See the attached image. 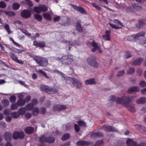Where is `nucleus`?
I'll use <instances>...</instances> for the list:
<instances>
[{"label": "nucleus", "mask_w": 146, "mask_h": 146, "mask_svg": "<svg viewBox=\"0 0 146 146\" xmlns=\"http://www.w3.org/2000/svg\"><path fill=\"white\" fill-rule=\"evenodd\" d=\"M31 116V114L29 113H27L25 115V116L26 119H27L30 118Z\"/></svg>", "instance_id": "680f3d73"}, {"label": "nucleus", "mask_w": 146, "mask_h": 146, "mask_svg": "<svg viewBox=\"0 0 146 146\" xmlns=\"http://www.w3.org/2000/svg\"><path fill=\"white\" fill-rule=\"evenodd\" d=\"M41 12H43L47 11H48V8L47 6L45 5H40Z\"/></svg>", "instance_id": "c9c22d12"}, {"label": "nucleus", "mask_w": 146, "mask_h": 146, "mask_svg": "<svg viewBox=\"0 0 146 146\" xmlns=\"http://www.w3.org/2000/svg\"><path fill=\"white\" fill-rule=\"evenodd\" d=\"M19 106L17 102L16 103H13L11 105L10 108L11 110H15L17 109Z\"/></svg>", "instance_id": "473e14b6"}, {"label": "nucleus", "mask_w": 146, "mask_h": 146, "mask_svg": "<svg viewBox=\"0 0 146 146\" xmlns=\"http://www.w3.org/2000/svg\"><path fill=\"white\" fill-rule=\"evenodd\" d=\"M39 87L40 90L49 94H53L57 92V90L55 88L49 87L45 85H41Z\"/></svg>", "instance_id": "7ed1b4c3"}, {"label": "nucleus", "mask_w": 146, "mask_h": 146, "mask_svg": "<svg viewBox=\"0 0 146 146\" xmlns=\"http://www.w3.org/2000/svg\"><path fill=\"white\" fill-rule=\"evenodd\" d=\"M114 22L118 25H120L122 26H123L121 22L120 21L117 19H115L114 20Z\"/></svg>", "instance_id": "052dcab7"}, {"label": "nucleus", "mask_w": 146, "mask_h": 146, "mask_svg": "<svg viewBox=\"0 0 146 146\" xmlns=\"http://www.w3.org/2000/svg\"><path fill=\"white\" fill-rule=\"evenodd\" d=\"M129 96H123L121 98L116 97L114 95H112L110 97V100L115 102L117 104L125 105L126 102L129 101Z\"/></svg>", "instance_id": "f257e3e1"}, {"label": "nucleus", "mask_w": 146, "mask_h": 146, "mask_svg": "<svg viewBox=\"0 0 146 146\" xmlns=\"http://www.w3.org/2000/svg\"><path fill=\"white\" fill-rule=\"evenodd\" d=\"M6 120L7 122H9L11 120V117L10 116H8L5 117Z\"/></svg>", "instance_id": "774afa93"}, {"label": "nucleus", "mask_w": 146, "mask_h": 146, "mask_svg": "<svg viewBox=\"0 0 146 146\" xmlns=\"http://www.w3.org/2000/svg\"><path fill=\"white\" fill-rule=\"evenodd\" d=\"M60 17L59 16H57L54 18L53 20L54 22L58 21L60 19Z\"/></svg>", "instance_id": "0e129e2a"}, {"label": "nucleus", "mask_w": 146, "mask_h": 146, "mask_svg": "<svg viewBox=\"0 0 146 146\" xmlns=\"http://www.w3.org/2000/svg\"><path fill=\"white\" fill-rule=\"evenodd\" d=\"M42 15L44 19L48 21H51L52 20L50 14L48 13H43Z\"/></svg>", "instance_id": "c85d7f7f"}, {"label": "nucleus", "mask_w": 146, "mask_h": 146, "mask_svg": "<svg viewBox=\"0 0 146 146\" xmlns=\"http://www.w3.org/2000/svg\"><path fill=\"white\" fill-rule=\"evenodd\" d=\"M38 100L36 98H34L32 100L31 104L34 106L38 102Z\"/></svg>", "instance_id": "bf43d9fd"}, {"label": "nucleus", "mask_w": 146, "mask_h": 146, "mask_svg": "<svg viewBox=\"0 0 146 146\" xmlns=\"http://www.w3.org/2000/svg\"><path fill=\"white\" fill-rule=\"evenodd\" d=\"M24 130L27 134H30L33 132L34 128L31 126L27 127Z\"/></svg>", "instance_id": "bb28decb"}, {"label": "nucleus", "mask_w": 146, "mask_h": 146, "mask_svg": "<svg viewBox=\"0 0 146 146\" xmlns=\"http://www.w3.org/2000/svg\"><path fill=\"white\" fill-rule=\"evenodd\" d=\"M140 126H141V129L142 130L143 133V134H146V128L144 126H142L140 125H138Z\"/></svg>", "instance_id": "e2e57ef3"}, {"label": "nucleus", "mask_w": 146, "mask_h": 146, "mask_svg": "<svg viewBox=\"0 0 146 146\" xmlns=\"http://www.w3.org/2000/svg\"><path fill=\"white\" fill-rule=\"evenodd\" d=\"M25 137L24 133L23 131L18 132L16 131L14 132L13 137L14 139L16 140L17 139H23Z\"/></svg>", "instance_id": "9b49d317"}, {"label": "nucleus", "mask_w": 146, "mask_h": 146, "mask_svg": "<svg viewBox=\"0 0 146 146\" xmlns=\"http://www.w3.org/2000/svg\"><path fill=\"white\" fill-rule=\"evenodd\" d=\"M102 128L104 131L108 132H117L118 131L117 129L110 125H105L102 126Z\"/></svg>", "instance_id": "9d476101"}, {"label": "nucleus", "mask_w": 146, "mask_h": 146, "mask_svg": "<svg viewBox=\"0 0 146 146\" xmlns=\"http://www.w3.org/2000/svg\"><path fill=\"white\" fill-rule=\"evenodd\" d=\"M132 98V97H129V101L126 102L124 106L128 109V110L134 113L136 110L134 107V105L131 102V99Z\"/></svg>", "instance_id": "6e6552de"}, {"label": "nucleus", "mask_w": 146, "mask_h": 146, "mask_svg": "<svg viewBox=\"0 0 146 146\" xmlns=\"http://www.w3.org/2000/svg\"><path fill=\"white\" fill-rule=\"evenodd\" d=\"M20 7V5L17 2L14 3L12 5V8L14 10H18Z\"/></svg>", "instance_id": "7c9ffc66"}, {"label": "nucleus", "mask_w": 146, "mask_h": 146, "mask_svg": "<svg viewBox=\"0 0 146 146\" xmlns=\"http://www.w3.org/2000/svg\"><path fill=\"white\" fill-rule=\"evenodd\" d=\"M90 144V143L89 141H79L76 143V144L78 146H88Z\"/></svg>", "instance_id": "5701e85b"}, {"label": "nucleus", "mask_w": 146, "mask_h": 146, "mask_svg": "<svg viewBox=\"0 0 146 146\" xmlns=\"http://www.w3.org/2000/svg\"><path fill=\"white\" fill-rule=\"evenodd\" d=\"M87 62L90 66L96 68L99 66L98 63L96 61V58L92 56L88 57L87 59Z\"/></svg>", "instance_id": "0eeeda50"}, {"label": "nucleus", "mask_w": 146, "mask_h": 146, "mask_svg": "<svg viewBox=\"0 0 146 146\" xmlns=\"http://www.w3.org/2000/svg\"><path fill=\"white\" fill-rule=\"evenodd\" d=\"M110 31L106 30L105 32V34L102 35L103 39L105 41H109L110 40Z\"/></svg>", "instance_id": "aec40b11"}, {"label": "nucleus", "mask_w": 146, "mask_h": 146, "mask_svg": "<svg viewBox=\"0 0 146 146\" xmlns=\"http://www.w3.org/2000/svg\"><path fill=\"white\" fill-rule=\"evenodd\" d=\"M31 99V96L30 95H29L26 97L25 99V102H28L30 101Z\"/></svg>", "instance_id": "69168bd1"}, {"label": "nucleus", "mask_w": 146, "mask_h": 146, "mask_svg": "<svg viewBox=\"0 0 146 146\" xmlns=\"http://www.w3.org/2000/svg\"><path fill=\"white\" fill-rule=\"evenodd\" d=\"M16 100V98L15 96H11L9 98V100L10 102L11 103H14L15 102Z\"/></svg>", "instance_id": "49530a36"}, {"label": "nucleus", "mask_w": 146, "mask_h": 146, "mask_svg": "<svg viewBox=\"0 0 146 146\" xmlns=\"http://www.w3.org/2000/svg\"><path fill=\"white\" fill-rule=\"evenodd\" d=\"M85 84L86 85L95 84L96 83L94 78L87 79L85 81Z\"/></svg>", "instance_id": "a878e982"}, {"label": "nucleus", "mask_w": 146, "mask_h": 146, "mask_svg": "<svg viewBox=\"0 0 146 146\" xmlns=\"http://www.w3.org/2000/svg\"><path fill=\"white\" fill-rule=\"evenodd\" d=\"M34 18L39 22H41L42 19V16L38 14L34 15Z\"/></svg>", "instance_id": "f704fd0d"}, {"label": "nucleus", "mask_w": 146, "mask_h": 146, "mask_svg": "<svg viewBox=\"0 0 146 146\" xmlns=\"http://www.w3.org/2000/svg\"><path fill=\"white\" fill-rule=\"evenodd\" d=\"M39 141L42 143L45 142L48 143H52L55 141V139L53 137H46L45 135H42L39 138Z\"/></svg>", "instance_id": "423d86ee"}, {"label": "nucleus", "mask_w": 146, "mask_h": 146, "mask_svg": "<svg viewBox=\"0 0 146 146\" xmlns=\"http://www.w3.org/2000/svg\"><path fill=\"white\" fill-rule=\"evenodd\" d=\"M70 137V135L69 133H66L63 135L61 138V139L63 141H66Z\"/></svg>", "instance_id": "72a5a7b5"}, {"label": "nucleus", "mask_w": 146, "mask_h": 146, "mask_svg": "<svg viewBox=\"0 0 146 146\" xmlns=\"http://www.w3.org/2000/svg\"><path fill=\"white\" fill-rule=\"evenodd\" d=\"M33 45L37 47L42 48H44L45 46V44L44 41L38 42L36 40H35L33 41Z\"/></svg>", "instance_id": "2eb2a0df"}, {"label": "nucleus", "mask_w": 146, "mask_h": 146, "mask_svg": "<svg viewBox=\"0 0 146 146\" xmlns=\"http://www.w3.org/2000/svg\"><path fill=\"white\" fill-rule=\"evenodd\" d=\"M78 123L79 124V125L80 126H86V123L84 122L83 121H78Z\"/></svg>", "instance_id": "8fccbe9b"}, {"label": "nucleus", "mask_w": 146, "mask_h": 146, "mask_svg": "<svg viewBox=\"0 0 146 146\" xmlns=\"http://www.w3.org/2000/svg\"><path fill=\"white\" fill-rule=\"evenodd\" d=\"M68 80L69 84H71L74 87L78 89H80L82 86V83L79 80L75 78L69 77Z\"/></svg>", "instance_id": "39448f33"}, {"label": "nucleus", "mask_w": 146, "mask_h": 146, "mask_svg": "<svg viewBox=\"0 0 146 146\" xmlns=\"http://www.w3.org/2000/svg\"><path fill=\"white\" fill-rule=\"evenodd\" d=\"M125 56L126 59H128L132 57L130 52L129 51H126L125 52Z\"/></svg>", "instance_id": "603ef678"}, {"label": "nucleus", "mask_w": 146, "mask_h": 146, "mask_svg": "<svg viewBox=\"0 0 146 146\" xmlns=\"http://www.w3.org/2000/svg\"><path fill=\"white\" fill-rule=\"evenodd\" d=\"M146 24V20L143 19H140L138 20V23L135 24L136 27L137 29L142 28L144 25Z\"/></svg>", "instance_id": "f3484780"}, {"label": "nucleus", "mask_w": 146, "mask_h": 146, "mask_svg": "<svg viewBox=\"0 0 146 146\" xmlns=\"http://www.w3.org/2000/svg\"><path fill=\"white\" fill-rule=\"evenodd\" d=\"M124 73L125 72L123 70L119 71L118 72L117 76H121L123 75Z\"/></svg>", "instance_id": "13d9d810"}, {"label": "nucleus", "mask_w": 146, "mask_h": 146, "mask_svg": "<svg viewBox=\"0 0 146 146\" xmlns=\"http://www.w3.org/2000/svg\"><path fill=\"white\" fill-rule=\"evenodd\" d=\"M91 45L94 47V48L91 49L92 51L93 52H95L96 50H99V52L101 53L102 51L100 50V47L97 45V43H96L95 41L93 40L92 42Z\"/></svg>", "instance_id": "dca6fc26"}, {"label": "nucleus", "mask_w": 146, "mask_h": 146, "mask_svg": "<svg viewBox=\"0 0 146 146\" xmlns=\"http://www.w3.org/2000/svg\"><path fill=\"white\" fill-rule=\"evenodd\" d=\"M81 21H78L76 27V30L79 33H82L83 32V29L81 26Z\"/></svg>", "instance_id": "393cba45"}, {"label": "nucleus", "mask_w": 146, "mask_h": 146, "mask_svg": "<svg viewBox=\"0 0 146 146\" xmlns=\"http://www.w3.org/2000/svg\"><path fill=\"white\" fill-rule=\"evenodd\" d=\"M4 27L5 30L7 31L8 33L9 34L12 33V31H10L9 29V26L8 24H6L4 26Z\"/></svg>", "instance_id": "79ce46f5"}, {"label": "nucleus", "mask_w": 146, "mask_h": 146, "mask_svg": "<svg viewBox=\"0 0 146 146\" xmlns=\"http://www.w3.org/2000/svg\"><path fill=\"white\" fill-rule=\"evenodd\" d=\"M46 110L44 107H42L40 108V113L43 115L46 112Z\"/></svg>", "instance_id": "6e6d98bb"}, {"label": "nucleus", "mask_w": 146, "mask_h": 146, "mask_svg": "<svg viewBox=\"0 0 146 146\" xmlns=\"http://www.w3.org/2000/svg\"><path fill=\"white\" fill-rule=\"evenodd\" d=\"M34 106L32 104L29 103L26 106V108L27 110L28 111H30L32 110Z\"/></svg>", "instance_id": "e433bc0d"}, {"label": "nucleus", "mask_w": 146, "mask_h": 146, "mask_svg": "<svg viewBox=\"0 0 146 146\" xmlns=\"http://www.w3.org/2000/svg\"><path fill=\"white\" fill-rule=\"evenodd\" d=\"M38 72H39L40 73L42 74L44 76H45L46 78L49 79V77L47 76V75L46 74V73L44 72L43 70L41 69H39Z\"/></svg>", "instance_id": "3c124183"}, {"label": "nucleus", "mask_w": 146, "mask_h": 146, "mask_svg": "<svg viewBox=\"0 0 146 146\" xmlns=\"http://www.w3.org/2000/svg\"><path fill=\"white\" fill-rule=\"evenodd\" d=\"M9 17L14 16L15 15V13L12 11H5L4 12Z\"/></svg>", "instance_id": "a19ab883"}, {"label": "nucleus", "mask_w": 146, "mask_h": 146, "mask_svg": "<svg viewBox=\"0 0 146 146\" xmlns=\"http://www.w3.org/2000/svg\"><path fill=\"white\" fill-rule=\"evenodd\" d=\"M74 61L73 56L71 55H65L59 58L58 62L64 65L70 64Z\"/></svg>", "instance_id": "f03ea898"}, {"label": "nucleus", "mask_w": 146, "mask_h": 146, "mask_svg": "<svg viewBox=\"0 0 146 146\" xmlns=\"http://www.w3.org/2000/svg\"><path fill=\"white\" fill-rule=\"evenodd\" d=\"M146 102V99L145 97H141L138 100H137L136 101L137 104H143Z\"/></svg>", "instance_id": "cd10ccee"}, {"label": "nucleus", "mask_w": 146, "mask_h": 146, "mask_svg": "<svg viewBox=\"0 0 146 146\" xmlns=\"http://www.w3.org/2000/svg\"><path fill=\"white\" fill-rule=\"evenodd\" d=\"M143 60V58H139L137 59L132 62L131 65L133 66L140 65Z\"/></svg>", "instance_id": "412c9836"}, {"label": "nucleus", "mask_w": 146, "mask_h": 146, "mask_svg": "<svg viewBox=\"0 0 146 146\" xmlns=\"http://www.w3.org/2000/svg\"><path fill=\"white\" fill-rule=\"evenodd\" d=\"M145 33L144 32L139 33L135 35H130L127 38V40L129 41H135L138 39L140 36H145Z\"/></svg>", "instance_id": "1a4fd4ad"}, {"label": "nucleus", "mask_w": 146, "mask_h": 146, "mask_svg": "<svg viewBox=\"0 0 146 146\" xmlns=\"http://www.w3.org/2000/svg\"><path fill=\"white\" fill-rule=\"evenodd\" d=\"M135 71V68L133 67H131L128 69L127 71V72L128 74H133Z\"/></svg>", "instance_id": "4c0bfd02"}, {"label": "nucleus", "mask_w": 146, "mask_h": 146, "mask_svg": "<svg viewBox=\"0 0 146 146\" xmlns=\"http://www.w3.org/2000/svg\"><path fill=\"white\" fill-rule=\"evenodd\" d=\"M17 103L19 107H22L24 106L25 103V100H18Z\"/></svg>", "instance_id": "2f4dec72"}, {"label": "nucleus", "mask_w": 146, "mask_h": 146, "mask_svg": "<svg viewBox=\"0 0 146 146\" xmlns=\"http://www.w3.org/2000/svg\"><path fill=\"white\" fill-rule=\"evenodd\" d=\"M137 146H146V143L145 142H143L137 144Z\"/></svg>", "instance_id": "338daca9"}, {"label": "nucleus", "mask_w": 146, "mask_h": 146, "mask_svg": "<svg viewBox=\"0 0 146 146\" xmlns=\"http://www.w3.org/2000/svg\"><path fill=\"white\" fill-rule=\"evenodd\" d=\"M36 62L40 66L42 67L46 66L48 63L47 59L44 57L37 56L34 59Z\"/></svg>", "instance_id": "20e7f679"}, {"label": "nucleus", "mask_w": 146, "mask_h": 146, "mask_svg": "<svg viewBox=\"0 0 146 146\" xmlns=\"http://www.w3.org/2000/svg\"><path fill=\"white\" fill-rule=\"evenodd\" d=\"M25 3L30 7H32L33 5V3L30 0H27Z\"/></svg>", "instance_id": "4d7b16f0"}, {"label": "nucleus", "mask_w": 146, "mask_h": 146, "mask_svg": "<svg viewBox=\"0 0 146 146\" xmlns=\"http://www.w3.org/2000/svg\"><path fill=\"white\" fill-rule=\"evenodd\" d=\"M39 112V110L38 108L36 107L34 108L32 111L33 114L34 115H37Z\"/></svg>", "instance_id": "37998d69"}, {"label": "nucleus", "mask_w": 146, "mask_h": 146, "mask_svg": "<svg viewBox=\"0 0 146 146\" xmlns=\"http://www.w3.org/2000/svg\"><path fill=\"white\" fill-rule=\"evenodd\" d=\"M71 5L74 9L79 12L81 14H86L87 11L83 7H79L73 4H71Z\"/></svg>", "instance_id": "ddd939ff"}, {"label": "nucleus", "mask_w": 146, "mask_h": 146, "mask_svg": "<svg viewBox=\"0 0 146 146\" xmlns=\"http://www.w3.org/2000/svg\"><path fill=\"white\" fill-rule=\"evenodd\" d=\"M133 8L137 10H139L141 7L137 4H133L132 5Z\"/></svg>", "instance_id": "de8ad7c7"}, {"label": "nucleus", "mask_w": 146, "mask_h": 146, "mask_svg": "<svg viewBox=\"0 0 146 146\" xmlns=\"http://www.w3.org/2000/svg\"><path fill=\"white\" fill-rule=\"evenodd\" d=\"M66 108V106L65 105L56 104L53 106L52 109L54 111H60L65 110Z\"/></svg>", "instance_id": "f8f14e48"}, {"label": "nucleus", "mask_w": 146, "mask_h": 146, "mask_svg": "<svg viewBox=\"0 0 146 146\" xmlns=\"http://www.w3.org/2000/svg\"><path fill=\"white\" fill-rule=\"evenodd\" d=\"M12 136V133L9 132H6L4 134V138L7 141L11 140Z\"/></svg>", "instance_id": "b1692460"}, {"label": "nucleus", "mask_w": 146, "mask_h": 146, "mask_svg": "<svg viewBox=\"0 0 146 146\" xmlns=\"http://www.w3.org/2000/svg\"><path fill=\"white\" fill-rule=\"evenodd\" d=\"M33 10L37 13H39L41 12L40 6L39 7H34L33 8Z\"/></svg>", "instance_id": "c03bdc74"}, {"label": "nucleus", "mask_w": 146, "mask_h": 146, "mask_svg": "<svg viewBox=\"0 0 146 146\" xmlns=\"http://www.w3.org/2000/svg\"><path fill=\"white\" fill-rule=\"evenodd\" d=\"M104 142L102 140L97 141L96 143L93 145V146H101L102 145Z\"/></svg>", "instance_id": "ea45409f"}, {"label": "nucleus", "mask_w": 146, "mask_h": 146, "mask_svg": "<svg viewBox=\"0 0 146 146\" xmlns=\"http://www.w3.org/2000/svg\"><path fill=\"white\" fill-rule=\"evenodd\" d=\"M31 15L30 11L27 9H24L23 10L20 14L22 17L25 19L30 18L31 16Z\"/></svg>", "instance_id": "4468645a"}, {"label": "nucleus", "mask_w": 146, "mask_h": 146, "mask_svg": "<svg viewBox=\"0 0 146 146\" xmlns=\"http://www.w3.org/2000/svg\"><path fill=\"white\" fill-rule=\"evenodd\" d=\"M139 85L142 88L146 87V83L144 81H142L140 82Z\"/></svg>", "instance_id": "864d4df0"}, {"label": "nucleus", "mask_w": 146, "mask_h": 146, "mask_svg": "<svg viewBox=\"0 0 146 146\" xmlns=\"http://www.w3.org/2000/svg\"><path fill=\"white\" fill-rule=\"evenodd\" d=\"M11 115L13 118H17L19 117L20 115L19 113L16 112H14L11 113Z\"/></svg>", "instance_id": "58836bf2"}, {"label": "nucleus", "mask_w": 146, "mask_h": 146, "mask_svg": "<svg viewBox=\"0 0 146 146\" xmlns=\"http://www.w3.org/2000/svg\"><path fill=\"white\" fill-rule=\"evenodd\" d=\"M10 55L11 59L15 61L16 62L19 63L21 64H23L24 63L23 61L19 60L16 55H15L14 53H11Z\"/></svg>", "instance_id": "a211bd4d"}, {"label": "nucleus", "mask_w": 146, "mask_h": 146, "mask_svg": "<svg viewBox=\"0 0 146 146\" xmlns=\"http://www.w3.org/2000/svg\"><path fill=\"white\" fill-rule=\"evenodd\" d=\"M74 128L76 132L78 133L79 132L80 130V128L79 126L77 124H74Z\"/></svg>", "instance_id": "5fc2aeb1"}, {"label": "nucleus", "mask_w": 146, "mask_h": 146, "mask_svg": "<svg viewBox=\"0 0 146 146\" xmlns=\"http://www.w3.org/2000/svg\"><path fill=\"white\" fill-rule=\"evenodd\" d=\"M2 103L4 107H6L9 104V101L7 99H4L2 101Z\"/></svg>", "instance_id": "a18cd8bd"}, {"label": "nucleus", "mask_w": 146, "mask_h": 146, "mask_svg": "<svg viewBox=\"0 0 146 146\" xmlns=\"http://www.w3.org/2000/svg\"><path fill=\"white\" fill-rule=\"evenodd\" d=\"M140 90V89L137 86H134L130 87L127 91V93L128 94H131L134 92H138Z\"/></svg>", "instance_id": "6ab92c4d"}, {"label": "nucleus", "mask_w": 146, "mask_h": 146, "mask_svg": "<svg viewBox=\"0 0 146 146\" xmlns=\"http://www.w3.org/2000/svg\"><path fill=\"white\" fill-rule=\"evenodd\" d=\"M6 6L7 5L5 2L3 1H0V8H5Z\"/></svg>", "instance_id": "09e8293b"}, {"label": "nucleus", "mask_w": 146, "mask_h": 146, "mask_svg": "<svg viewBox=\"0 0 146 146\" xmlns=\"http://www.w3.org/2000/svg\"><path fill=\"white\" fill-rule=\"evenodd\" d=\"M26 110V108L25 107H22L19 109L18 112L19 115H22L25 113Z\"/></svg>", "instance_id": "c756f323"}, {"label": "nucleus", "mask_w": 146, "mask_h": 146, "mask_svg": "<svg viewBox=\"0 0 146 146\" xmlns=\"http://www.w3.org/2000/svg\"><path fill=\"white\" fill-rule=\"evenodd\" d=\"M137 142L132 139H128L126 141L127 145L129 146H137Z\"/></svg>", "instance_id": "4be33fe9"}]
</instances>
